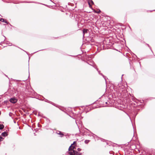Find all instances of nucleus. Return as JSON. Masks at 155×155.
Returning a JSON list of instances; mask_svg holds the SVG:
<instances>
[{"instance_id": "3", "label": "nucleus", "mask_w": 155, "mask_h": 155, "mask_svg": "<svg viewBox=\"0 0 155 155\" xmlns=\"http://www.w3.org/2000/svg\"><path fill=\"white\" fill-rule=\"evenodd\" d=\"M7 134L5 132H3L2 134V135L4 137H5L7 136Z\"/></svg>"}, {"instance_id": "6", "label": "nucleus", "mask_w": 155, "mask_h": 155, "mask_svg": "<svg viewBox=\"0 0 155 155\" xmlns=\"http://www.w3.org/2000/svg\"><path fill=\"white\" fill-rule=\"evenodd\" d=\"M0 21H2V22H5V23H7V21H5L4 19H3V18L1 19L0 20Z\"/></svg>"}, {"instance_id": "8", "label": "nucleus", "mask_w": 155, "mask_h": 155, "mask_svg": "<svg viewBox=\"0 0 155 155\" xmlns=\"http://www.w3.org/2000/svg\"><path fill=\"white\" fill-rule=\"evenodd\" d=\"M3 139V138L2 137L0 136V141H2Z\"/></svg>"}, {"instance_id": "1", "label": "nucleus", "mask_w": 155, "mask_h": 155, "mask_svg": "<svg viewBox=\"0 0 155 155\" xmlns=\"http://www.w3.org/2000/svg\"><path fill=\"white\" fill-rule=\"evenodd\" d=\"M76 143L75 141H74L69 148L70 155H82L81 153H79L74 150L75 148L74 144Z\"/></svg>"}, {"instance_id": "7", "label": "nucleus", "mask_w": 155, "mask_h": 155, "mask_svg": "<svg viewBox=\"0 0 155 155\" xmlns=\"http://www.w3.org/2000/svg\"><path fill=\"white\" fill-rule=\"evenodd\" d=\"M94 12L96 13H99L101 11L100 10H97V11H94Z\"/></svg>"}, {"instance_id": "10", "label": "nucleus", "mask_w": 155, "mask_h": 155, "mask_svg": "<svg viewBox=\"0 0 155 155\" xmlns=\"http://www.w3.org/2000/svg\"><path fill=\"white\" fill-rule=\"evenodd\" d=\"M85 143H88V140H85Z\"/></svg>"}, {"instance_id": "5", "label": "nucleus", "mask_w": 155, "mask_h": 155, "mask_svg": "<svg viewBox=\"0 0 155 155\" xmlns=\"http://www.w3.org/2000/svg\"><path fill=\"white\" fill-rule=\"evenodd\" d=\"M4 126L3 125L0 124V129H2L4 128Z\"/></svg>"}, {"instance_id": "4", "label": "nucleus", "mask_w": 155, "mask_h": 155, "mask_svg": "<svg viewBox=\"0 0 155 155\" xmlns=\"http://www.w3.org/2000/svg\"><path fill=\"white\" fill-rule=\"evenodd\" d=\"M88 31V29H84L83 30V33L84 35V34L85 33H87V31Z\"/></svg>"}, {"instance_id": "9", "label": "nucleus", "mask_w": 155, "mask_h": 155, "mask_svg": "<svg viewBox=\"0 0 155 155\" xmlns=\"http://www.w3.org/2000/svg\"><path fill=\"white\" fill-rule=\"evenodd\" d=\"M58 134H60L62 135H63V134H61V132H60V131H58Z\"/></svg>"}, {"instance_id": "2", "label": "nucleus", "mask_w": 155, "mask_h": 155, "mask_svg": "<svg viewBox=\"0 0 155 155\" xmlns=\"http://www.w3.org/2000/svg\"><path fill=\"white\" fill-rule=\"evenodd\" d=\"M10 101L12 103H15L17 102V100L15 97H12L10 99Z\"/></svg>"}, {"instance_id": "11", "label": "nucleus", "mask_w": 155, "mask_h": 155, "mask_svg": "<svg viewBox=\"0 0 155 155\" xmlns=\"http://www.w3.org/2000/svg\"><path fill=\"white\" fill-rule=\"evenodd\" d=\"M81 149L80 148H78V151H80L81 150Z\"/></svg>"}]
</instances>
